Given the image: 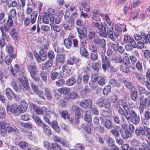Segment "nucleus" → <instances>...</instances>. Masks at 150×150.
<instances>
[{
  "label": "nucleus",
  "mask_w": 150,
  "mask_h": 150,
  "mask_svg": "<svg viewBox=\"0 0 150 150\" xmlns=\"http://www.w3.org/2000/svg\"><path fill=\"white\" fill-rule=\"evenodd\" d=\"M109 84L112 87H120V83L114 79H111L109 81Z\"/></svg>",
  "instance_id": "29"
},
{
  "label": "nucleus",
  "mask_w": 150,
  "mask_h": 150,
  "mask_svg": "<svg viewBox=\"0 0 150 150\" xmlns=\"http://www.w3.org/2000/svg\"><path fill=\"white\" fill-rule=\"evenodd\" d=\"M28 143L25 141H23L20 142L19 146L20 147L23 149H25L28 146Z\"/></svg>",
  "instance_id": "64"
},
{
  "label": "nucleus",
  "mask_w": 150,
  "mask_h": 150,
  "mask_svg": "<svg viewBox=\"0 0 150 150\" xmlns=\"http://www.w3.org/2000/svg\"><path fill=\"white\" fill-rule=\"evenodd\" d=\"M0 30L2 33V37L1 38H5L7 37L8 36L6 35V33H5V32L9 30L8 29V28L7 27H4L3 26H2L0 27Z\"/></svg>",
  "instance_id": "46"
},
{
  "label": "nucleus",
  "mask_w": 150,
  "mask_h": 150,
  "mask_svg": "<svg viewBox=\"0 0 150 150\" xmlns=\"http://www.w3.org/2000/svg\"><path fill=\"white\" fill-rule=\"evenodd\" d=\"M139 103L140 105L146 107H149L150 105V98H145L144 96H142L139 98Z\"/></svg>",
  "instance_id": "7"
},
{
  "label": "nucleus",
  "mask_w": 150,
  "mask_h": 150,
  "mask_svg": "<svg viewBox=\"0 0 150 150\" xmlns=\"http://www.w3.org/2000/svg\"><path fill=\"white\" fill-rule=\"evenodd\" d=\"M118 45L119 44L117 42H115V43L110 42L109 44V46L116 51H118L117 48Z\"/></svg>",
  "instance_id": "54"
},
{
  "label": "nucleus",
  "mask_w": 150,
  "mask_h": 150,
  "mask_svg": "<svg viewBox=\"0 0 150 150\" xmlns=\"http://www.w3.org/2000/svg\"><path fill=\"white\" fill-rule=\"evenodd\" d=\"M104 138L108 145H111L114 143V140L110 137L107 136V137Z\"/></svg>",
  "instance_id": "61"
},
{
  "label": "nucleus",
  "mask_w": 150,
  "mask_h": 150,
  "mask_svg": "<svg viewBox=\"0 0 150 150\" xmlns=\"http://www.w3.org/2000/svg\"><path fill=\"white\" fill-rule=\"evenodd\" d=\"M93 14L91 17V18L93 20L97 21H100V16H102L101 14H100L99 11L98 10H94L93 11Z\"/></svg>",
  "instance_id": "14"
},
{
  "label": "nucleus",
  "mask_w": 150,
  "mask_h": 150,
  "mask_svg": "<svg viewBox=\"0 0 150 150\" xmlns=\"http://www.w3.org/2000/svg\"><path fill=\"white\" fill-rule=\"evenodd\" d=\"M34 120L37 125L39 127H41L42 128L46 125L40 118L38 116L35 117Z\"/></svg>",
  "instance_id": "24"
},
{
  "label": "nucleus",
  "mask_w": 150,
  "mask_h": 150,
  "mask_svg": "<svg viewBox=\"0 0 150 150\" xmlns=\"http://www.w3.org/2000/svg\"><path fill=\"white\" fill-rule=\"evenodd\" d=\"M90 57L92 60H96L98 59V55L97 52H93L91 54Z\"/></svg>",
  "instance_id": "63"
},
{
  "label": "nucleus",
  "mask_w": 150,
  "mask_h": 150,
  "mask_svg": "<svg viewBox=\"0 0 150 150\" xmlns=\"http://www.w3.org/2000/svg\"><path fill=\"white\" fill-rule=\"evenodd\" d=\"M6 94L8 99L12 100L14 96L13 91L10 88H7L6 90Z\"/></svg>",
  "instance_id": "17"
},
{
  "label": "nucleus",
  "mask_w": 150,
  "mask_h": 150,
  "mask_svg": "<svg viewBox=\"0 0 150 150\" xmlns=\"http://www.w3.org/2000/svg\"><path fill=\"white\" fill-rule=\"evenodd\" d=\"M121 131H122V129L121 127L119 126H116L115 128L111 130L110 132L115 138L120 137V134L119 132L121 133Z\"/></svg>",
  "instance_id": "11"
},
{
  "label": "nucleus",
  "mask_w": 150,
  "mask_h": 150,
  "mask_svg": "<svg viewBox=\"0 0 150 150\" xmlns=\"http://www.w3.org/2000/svg\"><path fill=\"white\" fill-rule=\"evenodd\" d=\"M133 115L130 121L133 123L137 125L138 124L140 121V118L139 116L135 112L132 113Z\"/></svg>",
  "instance_id": "15"
},
{
  "label": "nucleus",
  "mask_w": 150,
  "mask_h": 150,
  "mask_svg": "<svg viewBox=\"0 0 150 150\" xmlns=\"http://www.w3.org/2000/svg\"><path fill=\"white\" fill-rule=\"evenodd\" d=\"M61 147L56 143H54L51 144L50 147L48 150H60Z\"/></svg>",
  "instance_id": "40"
},
{
  "label": "nucleus",
  "mask_w": 150,
  "mask_h": 150,
  "mask_svg": "<svg viewBox=\"0 0 150 150\" xmlns=\"http://www.w3.org/2000/svg\"><path fill=\"white\" fill-rule=\"evenodd\" d=\"M125 27H126L125 25H116L115 26V28L116 31L122 33V29Z\"/></svg>",
  "instance_id": "49"
},
{
  "label": "nucleus",
  "mask_w": 150,
  "mask_h": 150,
  "mask_svg": "<svg viewBox=\"0 0 150 150\" xmlns=\"http://www.w3.org/2000/svg\"><path fill=\"white\" fill-rule=\"evenodd\" d=\"M79 38L80 39V42L81 45L83 47L85 46L86 45L88 40L87 37H81Z\"/></svg>",
  "instance_id": "56"
},
{
  "label": "nucleus",
  "mask_w": 150,
  "mask_h": 150,
  "mask_svg": "<svg viewBox=\"0 0 150 150\" xmlns=\"http://www.w3.org/2000/svg\"><path fill=\"white\" fill-rule=\"evenodd\" d=\"M146 78L144 77L143 80L144 82H150V68H148L146 71Z\"/></svg>",
  "instance_id": "45"
},
{
  "label": "nucleus",
  "mask_w": 150,
  "mask_h": 150,
  "mask_svg": "<svg viewBox=\"0 0 150 150\" xmlns=\"http://www.w3.org/2000/svg\"><path fill=\"white\" fill-rule=\"evenodd\" d=\"M40 55L37 52L34 53V56L39 62L45 61L47 59V53L44 50L41 49L39 52Z\"/></svg>",
  "instance_id": "4"
},
{
  "label": "nucleus",
  "mask_w": 150,
  "mask_h": 150,
  "mask_svg": "<svg viewBox=\"0 0 150 150\" xmlns=\"http://www.w3.org/2000/svg\"><path fill=\"white\" fill-rule=\"evenodd\" d=\"M53 46L54 50L56 52H61L64 50L62 48L59 47L57 44L54 43Z\"/></svg>",
  "instance_id": "53"
},
{
  "label": "nucleus",
  "mask_w": 150,
  "mask_h": 150,
  "mask_svg": "<svg viewBox=\"0 0 150 150\" xmlns=\"http://www.w3.org/2000/svg\"><path fill=\"white\" fill-rule=\"evenodd\" d=\"M27 108V104L24 101H23L21 104L17 107V110L20 112H23L26 111Z\"/></svg>",
  "instance_id": "13"
},
{
  "label": "nucleus",
  "mask_w": 150,
  "mask_h": 150,
  "mask_svg": "<svg viewBox=\"0 0 150 150\" xmlns=\"http://www.w3.org/2000/svg\"><path fill=\"white\" fill-rule=\"evenodd\" d=\"M10 35L13 39L16 40L18 38V35L17 30L15 28H13L11 30Z\"/></svg>",
  "instance_id": "38"
},
{
  "label": "nucleus",
  "mask_w": 150,
  "mask_h": 150,
  "mask_svg": "<svg viewBox=\"0 0 150 150\" xmlns=\"http://www.w3.org/2000/svg\"><path fill=\"white\" fill-rule=\"evenodd\" d=\"M76 82V79L74 78L71 77L66 81V83L68 86H71L74 85Z\"/></svg>",
  "instance_id": "34"
},
{
  "label": "nucleus",
  "mask_w": 150,
  "mask_h": 150,
  "mask_svg": "<svg viewBox=\"0 0 150 150\" xmlns=\"http://www.w3.org/2000/svg\"><path fill=\"white\" fill-rule=\"evenodd\" d=\"M7 123L4 121L0 122V134L2 137H6L7 134V131L6 126Z\"/></svg>",
  "instance_id": "6"
},
{
  "label": "nucleus",
  "mask_w": 150,
  "mask_h": 150,
  "mask_svg": "<svg viewBox=\"0 0 150 150\" xmlns=\"http://www.w3.org/2000/svg\"><path fill=\"white\" fill-rule=\"evenodd\" d=\"M121 136L122 137L125 139H127L129 137L131 136V134L130 132L128 130H125L123 131L122 130L121 132Z\"/></svg>",
  "instance_id": "35"
},
{
  "label": "nucleus",
  "mask_w": 150,
  "mask_h": 150,
  "mask_svg": "<svg viewBox=\"0 0 150 150\" xmlns=\"http://www.w3.org/2000/svg\"><path fill=\"white\" fill-rule=\"evenodd\" d=\"M16 9H12L10 11L8 17L14 18L16 17Z\"/></svg>",
  "instance_id": "55"
},
{
  "label": "nucleus",
  "mask_w": 150,
  "mask_h": 150,
  "mask_svg": "<svg viewBox=\"0 0 150 150\" xmlns=\"http://www.w3.org/2000/svg\"><path fill=\"white\" fill-rule=\"evenodd\" d=\"M80 52L82 56L87 58L88 56V53L87 50L83 47H80Z\"/></svg>",
  "instance_id": "31"
},
{
  "label": "nucleus",
  "mask_w": 150,
  "mask_h": 150,
  "mask_svg": "<svg viewBox=\"0 0 150 150\" xmlns=\"http://www.w3.org/2000/svg\"><path fill=\"white\" fill-rule=\"evenodd\" d=\"M7 107L9 110L13 113H15L17 110V105L15 104H12L10 106L9 105H7Z\"/></svg>",
  "instance_id": "25"
},
{
  "label": "nucleus",
  "mask_w": 150,
  "mask_h": 150,
  "mask_svg": "<svg viewBox=\"0 0 150 150\" xmlns=\"http://www.w3.org/2000/svg\"><path fill=\"white\" fill-rule=\"evenodd\" d=\"M28 71L30 72V76L36 82L37 84L40 86L41 81L37 75V69L35 65H30L27 67Z\"/></svg>",
  "instance_id": "3"
},
{
  "label": "nucleus",
  "mask_w": 150,
  "mask_h": 150,
  "mask_svg": "<svg viewBox=\"0 0 150 150\" xmlns=\"http://www.w3.org/2000/svg\"><path fill=\"white\" fill-rule=\"evenodd\" d=\"M104 100L105 99L104 98L101 97L98 99L96 101V103L99 107L102 108L103 107L104 105Z\"/></svg>",
  "instance_id": "42"
},
{
  "label": "nucleus",
  "mask_w": 150,
  "mask_h": 150,
  "mask_svg": "<svg viewBox=\"0 0 150 150\" xmlns=\"http://www.w3.org/2000/svg\"><path fill=\"white\" fill-rule=\"evenodd\" d=\"M14 58L9 55L8 56H6L5 59V61L6 64L8 65L10 64L12 61L13 59Z\"/></svg>",
  "instance_id": "60"
},
{
  "label": "nucleus",
  "mask_w": 150,
  "mask_h": 150,
  "mask_svg": "<svg viewBox=\"0 0 150 150\" xmlns=\"http://www.w3.org/2000/svg\"><path fill=\"white\" fill-rule=\"evenodd\" d=\"M117 105L120 106H122L125 112V115L124 116H125L128 121H130L133 115L132 113L135 112V111L133 110L129 111L128 110L130 107L129 105L122 100H118L117 102Z\"/></svg>",
  "instance_id": "2"
},
{
  "label": "nucleus",
  "mask_w": 150,
  "mask_h": 150,
  "mask_svg": "<svg viewBox=\"0 0 150 150\" xmlns=\"http://www.w3.org/2000/svg\"><path fill=\"white\" fill-rule=\"evenodd\" d=\"M106 25H104L102 24L101 25V27H100L97 30V32L98 33L99 35L101 36L105 37L106 35Z\"/></svg>",
  "instance_id": "10"
},
{
  "label": "nucleus",
  "mask_w": 150,
  "mask_h": 150,
  "mask_svg": "<svg viewBox=\"0 0 150 150\" xmlns=\"http://www.w3.org/2000/svg\"><path fill=\"white\" fill-rule=\"evenodd\" d=\"M50 21L53 23L58 24L61 21V19L57 16H52L50 18Z\"/></svg>",
  "instance_id": "41"
},
{
  "label": "nucleus",
  "mask_w": 150,
  "mask_h": 150,
  "mask_svg": "<svg viewBox=\"0 0 150 150\" xmlns=\"http://www.w3.org/2000/svg\"><path fill=\"white\" fill-rule=\"evenodd\" d=\"M63 26L65 29L69 30H72L74 28L73 25L71 24H70L69 22L64 23Z\"/></svg>",
  "instance_id": "44"
},
{
  "label": "nucleus",
  "mask_w": 150,
  "mask_h": 150,
  "mask_svg": "<svg viewBox=\"0 0 150 150\" xmlns=\"http://www.w3.org/2000/svg\"><path fill=\"white\" fill-rule=\"evenodd\" d=\"M113 28L112 25L107 26V34L108 37L113 41L116 40L115 38L113 35Z\"/></svg>",
  "instance_id": "9"
},
{
  "label": "nucleus",
  "mask_w": 150,
  "mask_h": 150,
  "mask_svg": "<svg viewBox=\"0 0 150 150\" xmlns=\"http://www.w3.org/2000/svg\"><path fill=\"white\" fill-rule=\"evenodd\" d=\"M136 135L138 136H143L146 135V132L144 129L142 127H140L137 129L135 131Z\"/></svg>",
  "instance_id": "20"
},
{
  "label": "nucleus",
  "mask_w": 150,
  "mask_h": 150,
  "mask_svg": "<svg viewBox=\"0 0 150 150\" xmlns=\"http://www.w3.org/2000/svg\"><path fill=\"white\" fill-rule=\"evenodd\" d=\"M92 101L90 99H87L82 101L80 103V105L84 108L86 109L91 107Z\"/></svg>",
  "instance_id": "8"
},
{
  "label": "nucleus",
  "mask_w": 150,
  "mask_h": 150,
  "mask_svg": "<svg viewBox=\"0 0 150 150\" xmlns=\"http://www.w3.org/2000/svg\"><path fill=\"white\" fill-rule=\"evenodd\" d=\"M40 75L42 80L45 82H46L47 81V73L44 71H41L40 74Z\"/></svg>",
  "instance_id": "47"
},
{
  "label": "nucleus",
  "mask_w": 150,
  "mask_h": 150,
  "mask_svg": "<svg viewBox=\"0 0 150 150\" xmlns=\"http://www.w3.org/2000/svg\"><path fill=\"white\" fill-rule=\"evenodd\" d=\"M44 108H40L37 107L35 109L36 113L38 115L43 114L44 113Z\"/></svg>",
  "instance_id": "62"
},
{
  "label": "nucleus",
  "mask_w": 150,
  "mask_h": 150,
  "mask_svg": "<svg viewBox=\"0 0 150 150\" xmlns=\"http://www.w3.org/2000/svg\"><path fill=\"white\" fill-rule=\"evenodd\" d=\"M111 91V87L110 85L105 86L103 90V94L105 95H107L109 94Z\"/></svg>",
  "instance_id": "52"
},
{
  "label": "nucleus",
  "mask_w": 150,
  "mask_h": 150,
  "mask_svg": "<svg viewBox=\"0 0 150 150\" xmlns=\"http://www.w3.org/2000/svg\"><path fill=\"white\" fill-rule=\"evenodd\" d=\"M77 30L78 33V36L79 38L87 37V34L86 32L85 33L84 31L82 28H77Z\"/></svg>",
  "instance_id": "30"
},
{
  "label": "nucleus",
  "mask_w": 150,
  "mask_h": 150,
  "mask_svg": "<svg viewBox=\"0 0 150 150\" xmlns=\"http://www.w3.org/2000/svg\"><path fill=\"white\" fill-rule=\"evenodd\" d=\"M11 86L13 87V89L17 92H19V91H21L20 89H22L24 88L23 87V88H21L20 87V88L18 87L16 81L14 79H13L12 81L11 82Z\"/></svg>",
  "instance_id": "27"
},
{
  "label": "nucleus",
  "mask_w": 150,
  "mask_h": 150,
  "mask_svg": "<svg viewBox=\"0 0 150 150\" xmlns=\"http://www.w3.org/2000/svg\"><path fill=\"white\" fill-rule=\"evenodd\" d=\"M50 17V14L47 12H45L44 13L42 17V22L45 24L49 23Z\"/></svg>",
  "instance_id": "28"
},
{
  "label": "nucleus",
  "mask_w": 150,
  "mask_h": 150,
  "mask_svg": "<svg viewBox=\"0 0 150 150\" xmlns=\"http://www.w3.org/2000/svg\"><path fill=\"white\" fill-rule=\"evenodd\" d=\"M124 83L126 87L131 91L132 90V89L133 88H135V87L133 86V83L129 81H127L126 80H125L124 81Z\"/></svg>",
  "instance_id": "51"
},
{
  "label": "nucleus",
  "mask_w": 150,
  "mask_h": 150,
  "mask_svg": "<svg viewBox=\"0 0 150 150\" xmlns=\"http://www.w3.org/2000/svg\"><path fill=\"white\" fill-rule=\"evenodd\" d=\"M14 48L13 46L8 45L6 47V51L9 54V55L11 57L13 58H15L16 57V54L13 53Z\"/></svg>",
  "instance_id": "12"
},
{
  "label": "nucleus",
  "mask_w": 150,
  "mask_h": 150,
  "mask_svg": "<svg viewBox=\"0 0 150 150\" xmlns=\"http://www.w3.org/2000/svg\"><path fill=\"white\" fill-rule=\"evenodd\" d=\"M102 58V64H107V66L109 67L110 66V59L107 57L105 55L102 54L101 55Z\"/></svg>",
  "instance_id": "19"
},
{
  "label": "nucleus",
  "mask_w": 150,
  "mask_h": 150,
  "mask_svg": "<svg viewBox=\"0 0 150 150\" xmlns=\"http://www.w3.org/2000/svg\"><path fill=\"white\" fill-rule=\"evenodd\" d=\"M59 112L62 117L64 119H66L67 118L69 119V116L67 110H66L62 111L59 110Z\"/></svg>",
  "instance_id": "37"
},
{
  "label": "nucleus",
  "mask_w": 150,
  "mask_h": 150,
  "mask_svg": "<svg viewBox=\"0 0 150 150\" xmlns=\"http://www.w3.org/2000/svg\"><path fill=\"white\" fill-rule=\"evenodd\" d=\"M131 98L134 101L137 100V92L135 88H133L131 91Z\"/></svg>",
  "instance_id": "21"
},
{
  "label": "nucleus",
  "mask_w": 150,
  "mask_h": 150,
  "mask_svg": "<svg viewBox=\"0 0 150 150\" xmlns=\"http://www.w3.org/2000/svg\"><path fill=\"white\" fill-rule=\"evenodd\" d=\"M6 128L7 131L8 133H11L14 132L17 133H19V130L15 127H13L11 126H7V125L6 126Z\"/></svg>",
  "instance_id": "39"
},
{
  "label": "nucleus",
  "mask_w": 150,
  "mask_h": 150,
  "mask_svg": "<svg viewBox=\"0 0 150 150\" xmlns=\"http://www.w3.org/2000/svg\"><path fill=\"white\" fill-rule=\"evenodd\" d=\"M42 129L45 134L48 137H50L52 134L51 130L50 127L46 125Z\"/></svg>",
  "instance_id": "23"
},
{
  "label": "nucleus",
  "mask_w": 150,
  "mask_h": 150,
  "mask_svg": "<svg viewBox=\"0 0 150 150\" xmlns=\"http://www.w3.org/2000/svg\"><path fill=\"white\" fill-rule=\"evenodd\" d=\"M13 21L12 18L8 17V20L6 22V24H4V27H7L8 28V29L9 30V28L13 26Z\"/></svg>",
  "instance_id": "36"
},
{
  "label": "nucleus",
  "mask_w": 150,
  "mask_h": 150,
  "mask_svg": "<svg viewBox=\"0 0 150 150\" xmlns=\"http://www.w3.org/2000/svg\"><path fill=\"white\" fill-rule=\"evenodd\" d=\"M38 16V12L34 11L31 15V23L32 24H34L36 21V19Z\"/></svg>",
  "instance_id": "43"
},
{
  "label": "nucleus",
  "mask_w": 150,
  "mask_h": 150,
  "mask_svg": "<svg viewBox=\"0 0 150 150\" xmlns=\"http://www.w3.org/2000/svg\"><path fill=\"white\" fill-rule=\"evenodd\" d=\"M89 0H86L84 1L83 0L82 2H81L82 5L83 6L82 10L85 11L87 12L90 11V9L89 6Z\"/></svg>",
  "instance_id": "16"
},
{
  "label": "nucleus",
  "mask_w": 150,
  "mask_h": 150,
  "mask_svg": "<svg viewBox=\"0 0 150 150\" xmlns=\"http://www.w3.org/2000/svg\"><path fill=\"white\" fill-rule=\"evenodd\" d=\"M20 124L23 127L28 129H32L33 127L32 124L30 122H28L25 123L23 122H20Z\"/></svg>",
  "instance_id": "50"
},
{
  "label": "nucleus",
  "mask_w": 150,
  "mask_h": 150,
  "mask_svg": "<svg viewBox=\"0 0 150 150\" xmlns=\"http://www.w3.org/2000/svg\"><path fill=\"white\" fill-rule=\"evenodd\" d=\"M19 66L18 64L15 65L14 69H11V72L14 77L18 76H21L18 78V80L19 82V86L21 88L24 87L26 90L29 88L28 80L25 77L24 71L23 70L19 69Z\"/></svg>",
  "instance_id": "1"
},
{
  "label": "nucleus",
  "mask_w": 150,
  "mask_h": 150,
  "mask_svg": "<svg viewBox=\"0 0 150 150\" xmlns=\"http://www.w3.org/2000/svg\"><path fill=\"white\" fill-rule=\"evenodd\" d=\"M70 110L73 113H75V118L78 119L81 117V109L75 105H73L70 107Z\"/></svg>",
  "instance_id": "5"
},
{
  "label": "nucleus",
  "mask_w": 150,
  "mask_h": 150,
  "mask_svg": "<svg viewBox=\"0 0 150 150\" xmlns=\"http://www.w3.org/2000/svg\"><path fill=\"white\" fill-rule=\"evenodd\" d=\"M85 113V115L84 116V120L88 123L91 122L92 118L90 115L88 114L87 111H86Z\"/></svg>",
  "instance_id": "58"
},
{
  "label": "nucleus",
  "mask_w": 150,
  "mask_h": 150,
  "mask_svg": "<svg viewBox=\"0 0 150 150\" xmlns=\"http://www.w3.org/2000/svg\"><path fill=\"white\" fill-rule=\"evenodd\" d=\"M56 60L58 62L63 63L65 60V55L64 54H58L56 56Z\"/></svg>",
  "instance_id": "18"
},
{
  "label": "nucleus",
  "mask_w": 150,
  "mask_h": 150,
  "mask_svg": "<svg viewBox=\"0 0 150 150\" xmlns=\"http://www.w3.org/2000/svg\"><path fill=\"white\" fill-rule=\"evenodd\" d=\"M70 91V88L66 87L60 88L58 90V92L61 94H63L66 95Z\"/></svg>",
  "instance_id": "32"
},
{
  "label": "nucleus",
  "mask_w": 150,
  "mask_h": 150,
  "mask_svg": "<svg viewBox=\"0 0 150 150\" xmlns=\"http://www.w3.org/2000/svg\"><path fill=\"white\" fill-rule=\"evenodd\" d=\"M101 122L107 129H111L112 127V123L109 119L106 120L105 122H104L103 121H101Z\"/></svg>",
  "instance_id": "22"
},
{
  "label": "nucleus",
  "mask_w": 150,
  "mask_h": 150,
  "mask_svg": "<svg viewBox=\"0 0 150 150\" xmlns=\"http://www.w3.org/2000/svg\"><path fill=\"white\" fill-rule=\"evenodd\" d=\"M45 95L48 99L50 100L52 98V94L50 90L48 88L45 89Z\"/></svg>",
  "instance_id": "48"
},
{
  "label": "nucleus",
  "mask_w": 150,
  "mask_h": 150,
  "mask_svg": "<svg viewBox=\"0 0 150 150\" xmlns=\"http://www.w3.org/2000/svg\"><path fill=\"white\" fill-rule=\"evenodd\" d=\"M105 108L108 110L111 111V103L110 101V98H107L105 100Z\"/></svg>",
  "instance_id": "33"
},
{
  "label": "nucleus",
  "mask_w": 150,
  "mask_h": 150,
  "mask_svg": "<svg viewBox=\"0 0 150 150\" xmlns=\"http://www.w3.org/2000/svg\"><path fill=\"white\" fill-rule=\"evenodd\" d=\"M111 110H103L101 112L102 115L104 117H109L110 115Z\"/></svg>",
  "instance_id": "59"
},
{
  "label": "nucleus",
  "mask_w": 150,
  "mask_h": 150,
  "mask_svg": "<svg viewBox=\"0 0 150 150\" xmlns=\"http://www.w3.org/2000/svg\"><path fill=\"white\" fill-rule=\"evenodd\" d=\"M64 43L65 47L67 49H69L72 45V40L69 38L65 39Z\"/></svg>",
  "instance_id": "26"
},
{
  "label": "nucleus",
  "mask_w": 150,
  "mask_h": 150,
  "mask_svg": "<svg viewBox=\"0 0 150 150\" xmlns=\"http://www.w3.org/2000/svg\"><path fill=\"white\" fill-rule=\"evenodd\" d=\"M6 112L4 108L0 107V118L3 119L6 117Z\"/></svg>",
  "instance_id": "57"
}]
</instances>
